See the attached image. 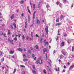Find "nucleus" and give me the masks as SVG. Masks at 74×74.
I'll list each match as a JSON object with an SVG mask.
<instances>
[{"mask_svg": "<svg viewBox=\"0 0 74 74\" xmlns=\"http://www.w3.org/2000/svg\"><path fill=\"white\" fill-rule=\"evenodd\" d=\"M37 60L39 64H42V60H41V58H40L37 59Z\"/></svg>", "mask_w": 74, "mask_h": 74, "instance_id": "f257e3e1", "label": "nucleus"}, {"mask_svg": "<svg viewBox=\"0 0 74 74\" xmlns=\"http://www.w3.org/2000/svg\"><path fill=\"white\" fill-rule=\"evenodd\" d=\"M46 27H47V28H45V30L46 32L47 33V34H48V25H47L46 26Z\"/></svg>", "mask_w": 74, "mask_h": 74, "instance_id": "f03ea898", "label": "nucleus"}, {"mask_svg": "<svg viewBox=\"0 0 74 74\" xmlns=\"http://www.w3.org/2000/svg\"><path fill=\"white\" fill-rule=\"evenodd\" d=\"M64 51H65V50L64 49H62V53L65 56V55H66V53L64 52Z\"/></svg>", "mask_w": 74, "mask_h": 74, "instance_id": "7ed1b4c3", "label": "nucleus"}, {"mask_svg": "<svg viewBox=\"0 0 74 74\" xmlns=\"http://www.w3.org/2000/svg\"><path fill=\"white\" fill-rule=\"evenodd\" d=\"M43 51H44L43 53L44 54L45 53V52H48V49H47V48H45L44 49H43Z\"/></svg>", "mask_w": 74, "mask_h": 74, "instance_id": "20e7f679", "label": "nucleus"}, {"mask_svg": "<svg viewBox=\"0 0 74 74\" xmlns=\"http://www.w3.org/2000/svg\"><path fill=\"white\" fill-rule=\"evenodd\" d=\"M40 21L38 19H37L36 20V24H40Z\"/></svg>", "mask_w": 74, "mask_h": 74, "instance_id": "39448f33", "label": "nucleus"}, {"mask_svg": "<svg viewBox=\"0 0 74 74\" xmlns=\"http://www.w3.org/2000/svg\"><path fill=\"white\" fill-rule=\"evenodd\" d=\"M36 12L35 11L34 13V14H33V19H34V18H35V14H36Z\"/></svg>", "mask_w": 74, "mask_h": 74, "instance_id": "423d86ee", "label": "nucleus"}, {"mask_svg": "<svg viewBox=\"0 0 74 74\" xmlns=\"http://www.w3.org/2000/svg\"><path fill=\"white\" fill-rule=\"evenodd\" d=\"M74 67V65H72L71 66H70L69 70H72Z\"/></svg>", "mask_w": 74, "mask_h": 74, "instance_id": "0eeeda50", "label": "nucleus"}, {"mask_svg": "<svg viewBox=\"0 0 74 74\" xmlns=\"http://www.w3.org/2000/svg\"><path fill=\"white\" fill-rule=\"evenodd\" d=\"M14 18H15L14 17V14H13L11 17V20H12V19H13Z\"/></svg>", "mask_w": 74, "mask_h": 74, "instance_id": "6e6552de", "label": "nucleus"}, {"mask_svg": "<svg viewBox=\"0 0 74 74\" xmlns=\"http://www.w3.org/2000/svg\"><path fill=\"white\" fill-rule=\"evenodd\" d=\"M21 34H18V35H15V37H18H18H21Z\"/></svg>", "mask_w": 74, "mask_h": 74, "instance_id": "1a4fd4ad", "label": "nucleus"}, {"mask_svg": "<svg viewBox=\"0 0 74 74\" xmlns=\"http://www.w3.org/2000/svg\"><path fill=\"white\" fill-rule=\"evenodd\" d=\"M27 60H28L27 59L24 58L23 59V61L24 62H27Z\"/></svg>", "mask_w": 74, "mask_h": 74, "instance_id": "9d476101", "label": "nucleus"}, {"mask_svg": "<svg viewBox=\"0 0 74 74\" xmlns=\"http://www.w3.org/2000/svg\"><path fill=\"white\" fill-rule=\"evenodd\" d=\"M18 51L20 52H22V51H23V49H21V48H19L18 49Z\"/></svg>", "mask_w": 74, "mask_h": 74, "instance_id": "9b49d317", "label": "nucleus"}, {"mask_svg": "<svg viewBox=\"0 0 74 74\" xmlns=\"http://www.w3.org/2000/svg\"><path fill=\"white\" fill-rule=\"evenodd\" d=\"M13 26L14 27H15V29H16V24L15 23H14L13 24Z\"/></svg>", "mask_w": 74, "mask_h": 74, "instance_id": "f8f14e48", "label": "nucleus"}, {"mask_svg": "<svg viewBox=\"0 0 74 74\" xmlns=\"http://www.w3.org/2000/svg\"><path fill=\"white\" fill-rule=\"evenodd\" d=\"M22 40H24V39L25 38V36H24V35H22Z\"/></svg>", "mask_w": 74, "mask_h": 74, "instance_id": "ddd939ff", "label": "nucleus"}, {"mask_svg": "<svg viewBox=\"0 0 74 74\" xmlns=\"http://www.w3.org/2000/svg\"><path fill=\"white\" fill-rule=\"evenodd\" d=\"M13 40H10V42L11 44H14V43H13L12 42H13Z\"/></svg>", "mask_w": 74, "mask_h": 74, "instance_id": "4468645a", "label": "nucleus"}, {"mask_svg": "<svg viewBox=\"0 0 74 74\" xmlns=\"http://www.w3.org/2000/svg\"><path fill=\"white\" fill-rule=\"evenodd\" d=\"M10 53L11 54H13L14 53V51H12V50H10Z\"/></svg>", "mask_w": 74, "mask_h": 74, "instance_id": "2eb2a0df", "label": "nucleus"}, {"mask_svg": "<svg viewBox=\"0 0 74 74\" xmlns=\"http://www.w3.org/2000/svg\"><path fill=\"white\" fill-rule=\"evenodd\" d=\"M62 25V23H58L56 24V26H59V25Z\"/></svg>", "mask_w": 74, "mask_h": 74, "instance_id": "dca6fc26", "label": "nucleus"}, {"mask_svg": "<svg viewBox=\"0 0 74 74\" xmlns=\"http://www.w3.org/2000/svg\"><path fill=\"white\" fill-rule=\"evenodd\" d=\"M25 28H27V22H25Z\"/></svg>", "mask_w": 74, "mask_h": 74, "instance_id": "f3484780", "label": "nucleus"}, {"mask_svg": "<svg viewBox=\"0 0 74 74\" xmlns=\"http://www.w3.org/2000/svg\"><path fill=\"white\" fill-rule=\"evenodd\" d=\"M67 42L68 43V44H70V43H71V40H69L67 41Z\"/></svg>", "mask_w": 74, "mask_h": 74, "instance_id": "a211bd4d", "label": "nucleus"}, {"mask_svg": "<svg viewBox=\"0 0 74 74\" xmlns=\"http://www.w3.org/2000/svg\"><path fill=\"white\" fill-rule=\"evenodd\" d=\"M32 72L33 74H36V72L35 71L33 70L32 71Z\"/></svg>", "mask_w": 74, "mask_h": 74, "instance_id": "6ab92c4d", "label": "nucleus"}, {"mask_svg": "<svg viewBox=\"0 0 74 74\" xmlns=\"http://www.w3.org/2000/svg\"><path fill=\"white\" fill-rule=\"evenodd\" d=\"M28 21L29 22L30 21V16H28Z\"/></svg>", "mask_w": 74, "mask_h": 74, "instance_id": "aec40b11", "label": "nucleus"}, {"mask_svg": "<svg viewBox=\"0 0 74 74\" xmlns=\"http://www.w3.org/2000/svg\"><path fill=\"white\" fill-rule=\"evenodd\" d=\"M9 27L10 29H12L13 30H14V27L12 26V25H10Z\"/></svg>", "mask_w": 74, "mask_h": 74, "instance_id": "412c9836", "label": "nucleus"}, {"mask_svg": "<svg viewBox=\"0 0 74 74\" xmlns=\"http://www.w3.org/2000/svg\"><path fill=\"white\" fill-rule=\"evenodd\" d=\"M23 58L26 59V58H28V56H23Z\"/></svg>", "mask_w": 74, "mask_h": 74, "instance_id": "4be33fe9", "label": "nucleus"}, {"mask_svg": "<svg viewBox=\"0 0 74 74\" xmlns=\"http://www.w3.org/2000/svg\"><path fill=\"white\" fill-rule=\"evenodd\" d=\"M56 22H59V18H56Z\"/></svg>", "mask_w": 74, "mask_h": 74, "instance_id": "5701e85b", "label": "nucleus"}, {"mask_svg": "<svg viewBox=\"0 0 74 74\" xmlns=\"http://www.w3.org/2000/svg\"><path fill=\"white\" fill-rule=\"evenodd\" d=\"M64 42H62L61 43V46L63 47L64 46Z\"/></svg>", "mask_w": 74, "mask_h": 74, "instance_id": "b1692460", "label": "nucleus"}, {"mask_svg": "<svg viewBox=\"0 0 74 74\" xmlns=\"http://www.w3.org/2000/svg\"><path fill=\"white\" fill-rule=\"evenodd\" d=\"M35 47L36 48V49H38V45H36Z\"/></svg>", "mask_w": 74, "mask_h": 74, "instance_id": "393cba45", "label": "nucleus"}, {"mask_svg": "<svg viewBox=\"0 0 74 74\" xmlns=\"http://www.w3.org/2000/svg\"><path fill=\"white\" fill-rule=\"evenodd\" d=\"M56 70L57 71H59L60 68H59L58 67V69L57 68H56Z\"/></svg>", "mask_w": 74, "mask_h": 74, "instance_id": "a878e982", "label": "nucleus"}, {"mask_svg": "<svg viewBox=\"0 0 74 74\" xmlns=\"http://www.w3.org/2000/svg\"><path fill=\"white\" fill-rule=\"evenodd\" d=\"M35 8L36 6H35V4H34L33 5V8L34 10V9H35Z\"/></svg>", "mask_w": 74, "mask_h": 74, "instance_id": "bb28decb", "label": "nucleus"}, {"mask_svg": "<svg viewBox=\"0 0 74 74\" xmlns=\"http://www.w3.org/2000/svg\"><path fill=\"white\" fill-rule=\"evenodd\" d=\"M8 34L9 35H10V34H11V31H10V30H8Z\"/></svg>", "mask_w": 74, "mask_h": 74, "instance_id": "cd10ccee", "label": "nucleus"}, {"mask_svg": "<svg viewBox=\"0 0 74 74\" xmlns=\"http://www.w3.org/2000/svg\"><path fill=\"white\" fill-rule=\"evenodd\" d=\"M23 3H24V1H23V0H22L21 1V4H22Z\"/></svg>", "mask_w": 74, "mask_h": 74, "instance_id": "c85d7f7f", "label": "nucleus"}, {"mask_svg": "<svg viewBox=\"0 0 74 74\" xmlns=\"http://www.w3.org/2000/svg\"><path fill=\"white\" fill-rule=\"evenodd\" d=\"M14 41H17V38L16 37L14 38Z\"/></svg>", "mask_w": 74, "mask_h": 74, "instance_id": "c756f323", "label": "nucleus"}, {"mask_svg": "<svg viewBox=\"0 0 74 74\" xmlns=\"http://www.w3.org/2000/svg\"><path fill=\"white\" fill-rule=\"evenodd\" d=\"M64 57V56H60V59H62Z\"/></svg>", "mask_w": 74, "mask_h": 74, "instance_id": "7c9ffc66", "label": "nucleus"}, {"mask_svg": "<svg viewBox=\"0 0 74 74\" xmlns=\"http://www.w3.org/2000/svg\"><path fill=\"white\" fill-rule=\"evenodd\" d=\"M60 3V2L58 1L56 2V4H57V5H59Z\"/></svg>", "mask_w": 74, "mask_h": 74, "instance_id": "2f4dec72", "label": "nucleus"}, {"mask_svg": "<svg viewBox=\"0 0 74 74\" xmlns=\"http://www.w3.org/2000/svg\"><path fill=\"white\" fill-rule=\"evenodd\" d=\"M16 69H14V71H13V73H15V72H16Z\"/></svg>", "mask_w": 74, "mask_h": 74, "instance_id": "473e14b6", "label": "nucleus"}, {"mask_svg": "<svg viewBox=\"0 0 74 74\" xmlns=\"http://www.w3.org/2000/svg\"><path fill=\"white\" fill-rule=\"evenodd\" d=\"M58 38H59V36H57L56 37V40H58Z\"/></svg>", "mask_w": 74, "mask_h": 74, "instance_id": "72a5a7b5", "label": "nucleus"}, {"mask_svg": "<svg viewBox=\"0 0 74 74\" xmlns=\"http://www.w3.org/2000/svg\"><path fill=\"white\" fill-rule=\"evenodd\" d=\"M63 17H64V16H63V15H61L60 16V18L63 19Z\"/></svg>", "mask_w": 74, "mask_h": 74, "instance_id": "f704fd0d", "label": "nucleus"}, {"mask_svg": "<svg viewBox=\"0 0 74 74\" xmlns=\"http://www.w3.org/2000/svg\"><path fill=\"white\" fill-rule=\"evenodd\" d=\"M74 47H72V52H73L74 51Z\"/></svg>", "mask_w": 74, "mask_h": 74, "instance_id": "c9c22d12", "label": "nucleus"}, {"mask_svg": "<svg viewBox=\"0 0 74 74\" xmlns=\"http://www.w3.org/2000/svg\"><path fill=\"white\" fill-rule=\"evenodd\" d=\"M25 38H26V39L27 40H28L29 39V37L27 36H26L25 37Z\"/></svg>", "mask_w": 74, "mask_h": 74, "instance_id": "e433bc0d", "label": "nucleus"}, {"mask_svg": "<svg viewBox=\"0 0 74 74\" xmlns=\"http://www.w3.org/2000/svg\"><path fill=\"white\" fill-rule=\"evenodd\" d=\"M43 72L45 74H46V70H45L44 69L43 70Z\"/></svg>", "mask_w": 74, "mask_h": 74, "instance_id": "4c0bfd02", "label": "nucleus"}, {"mask_svg": "<svg viewBox=\"0 0 74 74\" xmlns=\"http://www.w3.org/2000/svg\"><path fill=\"white\" fill-rule=\"evenodd\" d=\"M5 74H8V69H7L6 71H5Z\"/></svg>", "mask_w": 74, "mask_h": 74, "instance_id": "58836bf2", "label": "nucleus"}, {"mask_svg": "<svg viewBox=\"0 0 74 74\" xmlns=\"http://www.w3.org/2000/svg\"><path fill=\"white\" fill-rule=\"evenodd\" d=\"M49 7V5L47 4L46 5V8H48Z\"/></svg>", "mask_w": 74, "mask_h": 74, "instance_id": "ea45409f", "label": "nucleus"}, {"mask_svg": "<svg viewBox=\"0 0 74 74\" xmlns=\"http://www.w3.org/2000/svg\"><path fill=\"white\" fill-rule=\"evenodd\" d=\"M46 60H48V59H49V58H48V57H47V56H46Z\"/></svg>", "mask_w": 74, "mask_h": 74, "instance_id": "a19ab883", "label": "nucleus"}, {"mask_svg": "<svg viewBox=\"0 0 74 74\" xmlns=\"http://www.w3.org/2000/svg\"><path fill=\"white\" fill-rule=\"evenodd\" d=\"M20 66L21 67H23V68L25 67V66L24 65H21Z\"/></svg>", "mask_w": 74, "mask_h": 74, "instance_id": "79ce46f5", "label": "nucleus"}, {"mask_svg": "<svg viewBox=\"0 0 74 74\" xmlns=\"http://www.w3.org/2000/svg\"><path fill=\"white\" fill-rule=\"evenodd\" d=\"M28 11L29 12V13H30V10L29 9H27Z\"/></svg>", "mask_w": 74, "mask_h": 74, "instance_id": "37998d69", "label": "nucleus"}, {"mask_svg": "<svg viewBox=\"0 0 74 74\" xmlns=\"http://www.w3.org/2000/svg\"><path fill=\"white\" fill-rule=\"evenodd\" d=\"M73 5H74V4H72L71 5V8H73Z\"/></svg>", "mask_w": 74, "mask_h": 74, "instance_id": "c03bdc74", "label": "nucleus"}, {"mask_svg": "<svg viewBox=\"0 0 74 74\" xmlns=\"http://www.w3.org/2000/svg\"><path fill=\"white\" fill-rule=\"evenodd\" d=\"M28 52L29 53H31V51H30V50H29L28 51Z\"/></svg>", "mask_w": 74, "mask_h": 74, "instance_id": "a18cd8bd", "label": "nucleus"}, {"mask_svg": "<svg viewBox=\"0 0 74 74\" xmlns=\"http://www.w3.org/2000/svg\"><path fill=\"white\" fill-rule=\"evenodd\" d=\"M35 63L36 64H38V63H38V62L37 61L35 62Z\"/></svg>", "mask_w": 74, "mask_h": 74, "instance_id": "49530a36", "label": "nucleus"}, {"mask_svg": "<svg viewBox=\"0 0 74 74\" xmlns=\"http://www.w3.org/2000/svg\"><path fill=\"white\" fill-rule=\"evenodd\" d=\"M6 34H3V36L4 37H6Z\"/></svg>", "mask_w": 74, "mask_h": 74, "instance_id": "de8ad7c7", "label": "nucleus"}, {"mask_svg": "<svg viewBox=\"0 0 74 74\" xmlns=\"http://www.w3.org/2000/svg\"><path fill=\"white\" fill-rule=\"evenodd\" d=\"M60 7H61V8H62V4L60 5Z\"/></svg>", "mask_w": 74, "mask_h": 74, "instance_id": "09e8293b", "label": "nucleus"}, {"mask_svg": "<svg viewBox=\"0 0 74 74\" xmlns=\"http://www.w3.org/2000/svg\"><path fill=\"white\" fill-rule=\"evenodd\" d=\"M36 37H39V36H38L37 34H36Z\"/></svg>", "mask_w": 74, "mask_h": 74, "instance_id": "8fccbe9b", "label": "nucleus"}, {"mask_svg": "<svg viewBox=\"0 0 74 74\" xmlns=\"http://www.w3.org/2000/svg\"><path fill=\"white\" fill-rule=\"evenodd\" d=\"M2 54H3V53H2V52H1L0 53V56L2 55Z\"/></svg>", "mask_w": 74, "mask_h": 74, "instance_id": "3c124183", "label": "nucleus"}, {"mask_svg": "<svg viewBox=\"0 0 74 74\" xmlns=\"http://www.w3.org/2000/svg\"><path fill=\"white\" fill-rule=\"evenodd\" d=\"M2 61L3 62L4 60V58H2Z\"/></svg>", "mask_w": 74, "mask_h": 74, "instance_id": "603ef678", "label": "nucleus"}, {"mask_svg": "<svg viewBox=\"0 0 74 74\" xmlns=\"http://www.w3.org/2000/svg\"><path fill=\"white\" fill-rule=\"evenodd\" d=\"M48 42H46L45 43V44L46 45H47L48 44Z\"/></svg>", "mask_w": 74, "mask_h": 74, "instance_id": "864d4df0", "label": "nucleus"}, {"mask_svg": "<svg viewBox=\"0 0 74 74\" xmlns=\"http://www.w3.org/2000/svg\"><path fill=\"white\" fill-rule=\"evenodd\" d=\"M24 16V14H23V13H22L21 14V16Z\"/></svg>", "mask_w": 74, "mask_h": 74, "instance_id": "5fc2aeb1", "label": "nucleus"}, {"mask_svg": "<svg viewBox=\"0 0 74 74\" xmlns=\"http://www.w3.org/2000/svg\"><path fill=\"white\" fill-rule=\"evenodd\" d=\"M64 69H66V66L64 65Z\"/></svg>", "mask_w": 74, "mask_h": 74, "instance_id": "6e6d98bb", "label": "nucleus"}, {"mask_svg": "<svg viewBox=\"0 0 74 74\" xmlns=\"http://www.w3.org/2000/svg\"><path fill=\"white\" fill-rule=\"evenodd\" d=\"M12 37H15V34H14L12 35Z\"/></svg>", "mask_w": 74, "mask_h": 74, "instance_id": "4d7b16f0", "label": "nucleus"}, {"mask_svg": "<svg viewBox=\"0 0 74 74\" xmlns=\"http://www.w3.org/2000/svg\"><path fill=\"white\" fill-rule=\"evenodd\" d=\"M48 62V63H49V65H50V66H51V63H50V62Z\"/></svg>", "mask_w": 74, "mask_h": 74, "instance_id": "13d9d810", "label": "nucleus"}, {"mask_svg": "<svg viewBox=\"0 0 74 74\" xmlns=\"http://www.w3.org/2000/svg\"><path fill=\"white\" fill-rule=\"evenodd\" d=\"M31 37H33V32H31Z\"/></svg>", "mask_w": 74, "mask_h": 74, "instance_id": "bf43d9fd", "label": "nucleus"}, {"mask_svg": "<svg viewBox=\"0 0 74 74\" xmlns=\"http://www.w3.org/2000/svg\"><path fill=\"white\" fill-rule=\"evenodd\" d=\"M64 37H66L67 36V34H65L64 35Z\"/></svg>", "mask_w": 74, "mask_h": 74, "instance_id": "052dcab7", "label": "nucleus"}, {"mask_svg": "<svg viewBox=\"0 0 74 74\" xmlns=\"http://www.w3.org/2000/svg\"><path fill=\"white\" fill-rule=\"evenodd\" d=\"M23 50H24V51H26V49L25 48H24Z\"/></svg>", "mask_w": 74, "mask_h": 74, "instance_id": "680f3d73", "label": "nucleus"}, {"mask_svg": "<svg viewBox=\"0 0 74 74\" xmlns=\"http://www.w3.org/2000/svg\"><path fill=\"white\" fill-rule=\"evenodd\" d=\"M71 58L74 59V56H72L71 57Z\"/></svg>", "mask_w": 74, "mask_h": 74, "instance_id": "e2e57ef3", "label": "nucleus"}, {"mask_svg": "<svg viewBox=\"0 0 74 74\" xmlns=\"http://www.w3.org/2000/svg\"><path fill=\"white\" fill-rule=\"evenodd\" d=\"M34 60H36V57H35L34 58Z\"/></svg>", "mask_w": 74, "mask_h": 74, "instance_id": "0e129e2a", "label": "nucleus"}, {"mask_svg": "<svg viewBox=\"0 0 74 74\" xmlns=\"http://www.w3.org/2000/svg\"><path fill=\"white\" fill-rule=\"evenodd\" d=\"M48 61L49 62H51V60H50L49 59L48 60Z\"/></svg>", "mask_w": 74, "mask_h": 74, "instance_id": "69168bd1", "label": "nucleus"}, {"mask_svg": "<svg viewBox=\"0 0 74 74\" xmlns=\"http://www.w3.org/2000/svg\"><path fill=\"white\" fill-rule=\"evenodd\" d=\"M53 53H56V51H55V50H54Z\"/></svg>", "mask_w": 74, "mask_h": 74, "instance_id": "338daca9", "label": "nucleus"}, {"mask_svg": "<svg viewBox=\"0 0 74 74\" xmlns=\"http://www.w3.org/2000/svg\"><path fill=\"white\" fill-rule=\"evenodd\" d=\"M49 49H50L51 48V46H49Z\"/></svg>", "mask_w": 74, "mask_h": 74, "instance_id": "774afa93", "label": "nucleus"}]
</instances>
